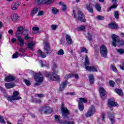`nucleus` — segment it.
I'll return each instance as SVG.
<instances>
[{
	"mask_svg": "<svg viewBox=\"0 0 124 124\" xmlns=\"http://www.w3.org/2000/svg\"><path fill=\"white\" fill-rule=\"evenodd\" d=\"M78 19L80 21H81V22H86V18L85 17V15H84V14L80 11H79L78 12Z\"/></svg>",
	"mask_w": 124,
	"mask_h": 124,
	"instance_id": "f8f14e48",
	"label": "nucleus"
},
{
	"mask_svg": "<svg viewBox=\"0 0 124 124\" xmlns=\"http://www.w3.org/2000/svg\"><path fill=\"white\" fill-rule=\"evenodd\" d=\"M24 28L22 26H19L17 28L16 34H22V31H24Z\"/></svg>",
	"mask_w": 124,
	"mask_h": 124,
	"instance_id": "bb28decb",
	"label": "nucleus"
},
{
	"mask_svg": "<svg viewBox=\"0 0 124 124\" xmlns=\"http://www.w3.org/2000/svg\"><path fill=\"white\" fill-rule=\"evenodd\" d=\"M111 69L112 70V71H113L114 72H118V70L117 69V68H116V67L113 65H111Z\"/></svg>",
	"mask_w": 124,
	"mask_h": 124,
	"instance_id": "a19ab883",
	"label": "nucleus"
},
{
	"mask_svg": "<svg viewBox=\"0 0 124 124\" xmlns=\"http://www.w3.org/2000/svg\"><path fill=\"white\" fill-rule=\"evenodd\" d=\"M54 0H35L34 4H51L54 2Z\"/></svg>",
	"mask_w": 124,
	"mask_h": 124,
	"instance_id": "423d86ee",
	"label": "nucleus"
},
{
	"mask_svg": "<svg viewBox=\"0 0 124 124\" xmlns=\"http://www.w3.org/2000/svg\"><path fill=\"white\" fill-rule=\"evenodd\" d=\"M96 110L95 108L93 107V106H91L89 110L85 114V116L87 118H90V117H92L94 113H95Z\"/></svg>",
	"mask_w": 124,
	"mask_h": 124,
	"instance_id": "1a4fd4ad",
	"label": "nucleus"
},
{
	"mask_svg": "<svg viewBox=\"0 0 124 124\" xmlns=\"http://www.w3.org/2000/svg\"><path fill=\"white\" fill-rule=\"evenodd\" d=\"M74 77V74H68L65 76L64 78L66 80L69 79V78H72Z\"/></svg>",
	"mask_w": 124,
	"mask_h": 124,
	"instance_id": "72a5a7b5",
	"label": "nucleus"
},
{
	"mask_svg": "<svg viewBox=\"0 0 124 124\" xmlns=\"http://www.w3.org/2000/svg\"><path fill=\"white\" fill-rule=\"evenodd\" d=\"M72 16L74 18H76V13L75 12V11H73Z\"/></svg>",
	"mask_w": 124,
	"mask_h": 124,
	"instance_id": "69168bd1",
	"label": "nucleus"
},
{
	"mask_svg": "<svg viewBox=\"0 0 124 124\" xmlns=\"http://www.w3.org/2000/svg\"><path fill=\"white\" fill-rule=\"evenodd\" d=\"M95 8L97 11H100V10H101V7H100V5H99L98 4H96L95 5Z\"/></svg>",
	"mask_w": 124,
	"mask_h": 124,
	"instance_id": "37998d69",
	"label": "nucleus"
},
{
	"mask_svg": "<svg viewBox=\"0 0 124 124\" xmlns=\"http://www.w3.org/2000/svg\"><path fill=\"white\" fill-rule=\"evenodd\" d=\"M39 62L41 63V66H42V67H43V66H46V67H47V68H50L49 62L48 61H46V62H45V64H43V62L41 60H40Z\"/></svg>",
	"mask_w": 124,
	"mask_h": 124,
	"instance_id": "5701e85b",
	"label": "nucleus"
},
{
	"mask_svg": "<svg viewBox=\"0 0 124 124\" xmlns=\"http://www.w3.org/2000/svg\"><path fill=\"white\" fill-rule=\"evenodd\" d=\"M38 12V8L35 7L33 8L31 12V16H32V17H33L34 16L35 14H36Z\"/></svg>",
	"mask_w": 124,
	"mask_h": 124,
	"instance_id": "a878e982",
	"label": "nucleus"
},
{
	"mask_svg": "<svg viewBox=\"0 0 124 124\" xmlns=\"http://www.w3.org/2000/svg\"><path fill=\"white\" fill-rule=\"evenodd\" d=\"M44 15V12H43V11H39L37 16H42L43 15Z\"/></svg>",
	"mask_w": 124,
	"mask_h": 124,
	"instance_id": "13d9d810",
	"label": "nucleus"
},
{
	"mask_svg": "<svg viewBox=\"0 0 124 124\" xmlns=\"http://www.w3.org/2000/svg\"><path fill=\"white\" fill-rule=\"evenodd\" d=\"M96 18L98 20H100L101 21H102V20H104V16H96Z\"/></svg>",
	"mask_w": 124,
	"mask_h": 124,
	"instance_id": "de8ad7c7",
	"label": "nucleus"
},
{
	"mask_svg": "<svg viewBox=\"0 0 124 124\" xmlns=\"http://www.w3.org/2000/svg\"><path fill=\"white\" fill-rule=\"evenodd\" d=\"M99 92L100 93V95L103 100H105L107 95H106V91L102 87L99 88Z\"/></svg>",
	"mask_w": 124,
	"mask_h": 124,
	"instance_id": "9d476101",
	"label": "nucleus"
},
{
	"mask_svg": "<svg viewBox=\"0 0 124 124\" xmlns=\"http://www.w3.org/2000/svg\"><path fill=\"white\" fill-rule=\"evenodd\" d=\"M11 18L13 22H17L19 20V16L16 14H13L11 16Z\"/></svg>",
	"mask_w": 124,
	"mask_h": 124,
	"instance_id": "2eb2a0df",
	"label": "nucleus"
},
{
	"mask_svg": "<svg viewBox=\"0 0 124 124\" xmlns=\"http://www.w3.org/2000/svg\"><path fill=\"white\" fill-rule=\"evenodd\" d=\"M54 118L56 122H57V123H60V120H61V117L58 115H55Z\"/></svg>",
	"mask_w": 124,
	"mask_h": 124,
	"instance_id": "c03bdc74",
	"label": "nucleus"
},
{
	"mask_svg": "<svg viewBox=\"0 0 124 124\" xmlns=\"http://www.w3.org/2000/svg\"><path fill=\"white\" fill-rule=\"evenodd\" d=\"M66 40L67 41V43L69 45H71V44H73V41H72L71 36H70L69 34L66 35Z\"/></svg>",
	"mask_w": 124,
	"mask_h": 124,
	"instance_id": "dca6fc26",
	"label": "nucleus"
},
{
	"mask_svg": "<svg viewBox=\"0 0 124 124\" xmlns=\"http://www.w3.org/2000/svg\"><path fill=\"white\" fill-rule=\"evenodd\" d=\"M50 28L52 31H56L58 28H59L58 25L52 24L51 25Z\"/></svg>",
	"mask_w": 124,
	"mask_h": 124,
	"instance_id": "c9c22d12",
	"label": "nucleus"
},
{
	"mask_svg": "<svg viewBox=\"0 0 124 124\" xmlns=\"http://www.w3.org/2000/svg\"><path fill=\"white\" fill-rule=\"evenodd\" d=\"M37 95L38 96V97H40V98H42V97H44L45 96L44 94L41 93L37 94Z\"/></svg>",
	"mask_w": 124,
	"mask_h": 124,
	"instance_id": "052dcab7",
	"label": "nucleus"
},
{
	"mask_svg": "<svg viewBox=\"0 0 124 124\" xmlns=\"http://www.w3.org/2000/svg\"><path fill=\"white\" fill-rule=\"evenodd\" d=\"M20 93L19 92L16 91L13 93V96H9L7 97V100L10 102H13V100H19V99H22V98L19 96Z\"/></svg>",
	"mask_w": 124,
	"mask_h": 124,
	"instance_id": "20e7f679",
	"label": "nucleus"
},
{
	"mask_svg": "<svg viewBox=\"0 0 124 124\" xmlns=\"http://www.w3.org/2000/svg\"><path fill=\"white\" fill-rule=\"evenodd\" d=\"M52 70L53 73H47L46 75V77L49 79V80H51V81H59L60 80V76L57 75L58 73H59V69L57 68V64L55 63H52Z\"/></svg>",
	"mask_w": 124,
	"mask_h": 124,
	"instance_id": "f257e3e1",
	"label": "nucleus"
},
{
	"mask_svg": "<svg viewBox=\"0 0 124 124\" xmlns=\"http://www.w3.org/2000/svg\"><path fill=\"white\" fill-rule=\"evenodd\" d=\"M85 69L88 70V71H93L97 72L98 70H97V67L95 66H90V61H89V58L88 56H86L85 58Z\"/></svg>",
	"mask_w": 124,
	"mask_h": 124,
	"instance_id": "7ed1b4c3",
	"label": "nucleus"
},
{
	"mask_svg": "<svg viewBox=\"0 0 124 124\" xmlns=\"http://www.w3.org/2000/svg\"><path fill=\"white\" fill-rule=\"evenodd\" d=\"M42 101H41L40 99L39 100H34V102H36V103H41Z\"/></svg>",
	"mask_w": 124,
	"mask_h": 124,
	"instance_id": "338daca9",
	"label": "nucleus"
},
{
	"mask_svg": "<svg viewBox=\"0 0 124 124\" xmlns=\"http://www.w3.org/2000/svg\"><path fill=\"white\" fill-rule=\"evenodd\" d=\"M74 77H75V79H78L79 78V75L77 74L74 75Z\"/></svg>",
	"mask_w": 124,
	"mask_h": 124,
	"instance_id": "774afa93",
	"label": "nucleus"
},
{
	"mask_svg": "<svg viewBox=\"0 0 124 124\" xmlns=\"http://www.w3.org/2000/svg\"><path fill=\"white\" fill-rule=\"evenodd\" d=\"M58 55H59L60 56H62V55H64V51L62 50V49H61L59 50L58 52Z\"/></svg>",
	"mask_w": 124,
	"mask_h": 124,
	"instance_id": "79ce46f5",
	"label": "nucleus"
},
{
	"mask_svg": "<svg viewBox=\"0 0 124 124\" xmlns=\"http://www.w3.org/2000/svg\"><path fill=\"white\" fill-rule=\"evenodd\" d=\"M35 81L36 82L35 83V86H37L40 85L41 83H42L44 80L43 76L40 74H36L34 77Z\"/></svg>",
	"mask_w": 124,
	"mask_h": 124,
	"instance_id": "39448f33",
	"label": "nucleus"
},
{
	"mask_svg": "<svg viewBox=\"0 0 124 124\" xmlns=\"http://www.w3.org/2000/svg\"><path fill=\"white\" fill-rule=\"evenodd\" d=\"M0 123L1 124H5V121H4V119H3V117L0 115Z\"/></svg>",
	"mask_w": 124,
	"mask_h": 124,
	"instance_id": "603ef678",
	"label": "nucleus"
},
{
	"mask_svg": "<svg viewBox=\"0 0 124 124\" xmlns=\"http://www.w3.org/2000/svg\"><path fill=\"white\" fill-rule=\"evenodd\" d=\"M39 111L43 112L45 114H51L53 112V109L50 107L46 106L41 108L39 109Z\"/></svg>",
	"mask_w": 124,
	"mask_h": 124,
	"instance_id": "0eeeda50",
	"label": "nucleus"
},
{
	"mask_svg": "<svg viewBox=\"0 0 124 124\" xmlns=\"http://www.w3.org/2000/svg\"><path fill=\"white\" fill-rule=\"evenodd\" d=\"M114 92L118 94V95H120V96H122V95H124V93H123V90L119 89H115L114 90Z\"/></svg>",
	"mask_w": 124,
	"mask_h": 124,
	"instance_id": "c85d7f7f",
	"label": "nucleus"
},
{
	"mask_svg": "<svg viewBox=\"0 0 124 124\" xmlns=\"http://www.w3.org/2000/svg\"><path fill=\"white\" fill-rule=\"evenodd\" d=\"M5 80L7 82H11V81H14L15 80V77L13 76H8L5 78Z\"/></svg>",
	"mask_w": 124,
	"mask_h": 124,
	"instance_id": "4be33fe9",
	"label": "nucleus"
},
{
	"mask_svg": "<svg viewBox=\"0 0 124 124\" xmlns=\"http://www.w3.org/2000/svg\"><path fill=\"white\" fill-rule=\"evenodd\" d=\"M45 46H44V50L46 51V54H48L49 52V50H50V45H49V43H45Z\"/></svg>",
	"mask_w": 124,
	"mask_h": 124,
	"instance_id": "393cba45",
	"label": "nucleus"
},
{
	"mask_svg": "<svg viewBox=\"0 0 124 124\" xmlns=\"http://www.w3.org/2000/svg\"><path fill=\"white\" fill-rule=\"evenodd\" d=\"M87 102H88L87 99L84 98H79V100L78 101V103H79V104H83V103H87Z\"/></svg>",
	"mask_w": 124,
	"mask_h": 124,
	"instance_id": "7c9ffc66",
	"label": "nucleus"
},
{
	"mask_svg": "<svg viewBox=\"0 0 124 124\" xmlns=\"http://www.w3.org/2000/svg\"><path fill=\"white\" fill-rule=\"evenodd\" d=\"M60 124H75V123L73 121H70V122H65V121H61Z\"/></svg>",
	"mask_w": 124,
	"mask_h": 124,
	"instance_id": "4c0bfd02",
	"label": "nucleus"
},
{
	"mask_svg": "<svg viewBox=\"0 0 124 124\" xmlns=\"http://www.w3.org/2000/svg\"><path fill=\"white\" fill-rule=\"evenodd\" d=\"M120 67L121 69L124 70V61L120 64Z\"/></svg>",
	"mask_w": 124,
	"mask_h": 124,
	"instance_id": "4d7b16f0",
	"label": "nucleus"
},
{
	"mask_svg": "<svg viewBox=\"0 0 124 124\" xmlns=\"http://www.w3.org/2000/svg\"><path fill=\"white\" fill-rule=\"evenodd\" d=\"M78 108L80 111H83L84 110V104H80L78 103Z\"/></svg>",
	"mask_w": 124,
	"mask_h": 124,
	"instance_id": "58836bf2",
	"label": "nucleus"
},
{
	"mask_svg": "<svg viewBox=\"0 0 124 124\" xmlns=\"http://www.w3.org/2000/svg\"><path fill=\"white\" fill-rule=\"evenodd\" d=\"M35 45V44L33 42L28 43L27 44V48L30 49L31 51H33V46Z\"/></svg>",
	"mask_w": 124,
	"mask_h": 124,
	"instance_id": "6ab92c4d",
	"label": "nucleus"
},
{
	"mask_svg": "<svg viewBox=\"0 0 124 124\" xmlns=\"http://www.w3.org/2000/svg\"><path fill=\"white\" fill-rule=\"evenodd\" d=\"M19 5L20 4L19 3V2H16L11 5V9H12V10L15 11L16 10H17V9H18V7H19Z\"/></svg>",
	"mask_w": 124,
	"mask_h": 124,
	"instance_id": "4468645a",
	"label": "nucleus"
},
{
	"mask_svg": "<svg viewBox=\"0 0 124 124\" xmlns=\"http://www.w3.org/2000/svg\"><path fill=\"white\" fill-rule=\"evenodd\" d=\"M24 82L27 86H30L31 85V81L30 80H28L27 79L24 80Z\"/></svg>",
	"mask_w": 124,
	"mask_h": 124,
	"instance_id": "6e6d98bb",
	"label": "nucleus"
},
{
	"mask_svg": "<svg viewBox=\"0 0 124 124\" xmlns=\"http://www.w3.org/2000/svg\"><path fill=\"white\" fill-rule=\"evenodd\" d=\"M62 116L65 120H68V115H69V111L66 108L62 107Z\"/></svg>",
	"mask_w": 124,
	"mask_h": 124,
	"instance_id": "9b49d317",
	"label": "nucleus"
},
{
	"mask_svg": "<svg viewBox=\"0 0 124 124\" xmlns=\"http://www.w3.org/2000/svg\"><path fill=\"white\" fill-rule=\"evenodd\" d=\"M108 27L109 29H112L113 30H116L118 29V25L116 23L111 22L108 25Z\"/></svg>",
	"mask_w": 124,
	"mask_h": 124,
	"instance_id": "f3484780",
	"label": "nucleus"
},
{
	"mask_svg": "<svg viewBox=\"0 0 124 124\" xmlns=\"http://www.w3.org/2000/svg\"><path fill=\"white\" fill-rule=\"evenodd\" d=\"M109 84L111 87H114V86H115V82L112 80H110L109 81Z\"/></svg>",
	"mask_w": 124,
	"mask_h": 124,
	"instance_id": "5fc2aeb1",
	"label": "nucleus"
},
{
	"mask_svg": "<svg viewBox=\"0 0 124 124\" xmlns=\"http://www.w3.org/2000/svg\"><path fill=\"white\" fill-rule=\"evenodd\" d=\"M101 118H102V121H104V119H105V114H104V113H102Z\"/></svg>",
	"mask_w": 124,
	"mask_h": 124,
	"instance_id": "e2e57ef3",
	"label": "nucleus"
},
{
	"mask_svg": "<svg viewBox=\"0 0 124 124\" xmlns=\"http://www.w3.org/2000/svg\"><path fill=\"white\" fill-rule=\"evenodd\" d=\"M111 38L112 39V45L114 47L124 45V41H120V37L118 35L112 34L111 35Z\"/></svg>",
	"mask_w": 124,
	"mask_h": 124,
	"instance_id": "f03ea898",
	"label": "nucleus"
},
{
	"mask_svg": "<svg viewBox=\"0 0 124 124\" xmlns=\"http://www.w3.org/2000/svg\"><path fill=\"white\" fill-rule=\"evenodd\" d=\"M67 85V81L65 80L63 81L60 85V90L62 91L63 89L65 88V87H66Z\"/></svg>",
	"mask_w": 124,
	"mask_h": 124,
	"instance_id": "b1692460",
	"label": "nucleus"
},
{
	"mask_svg": "<svg viewBox=\"0 0 124 124\" xmlns=\"http://www.w3.org/2000/svg\"><path fill=\"white\" fill-rule=\"evenodd\" d=\"M112 3L113 4H116V5H117V3H118V0H112Z\"/></svg>",
	"mask_w": 124,
	"mask_h": 124,
	"instance_id": "0e129e2a",
	"label": "nucleus"
},
{
	"mask_svg": "<svg viewBox=\"0 0 124 124\" xmlns=\"http://www.w3.org/2000/svg\"><path fill=\"white\" fill-rule=\"evenodd\" d=\"M86 36L88 37L89 40H92V35L90 33H87Z\"/></svg>",
	"mask_w": 124,
	"mask_h": 124,
	"instance_id": "bf43d9fd",
	"label": "nucleus"
},
{
	"mask_svg": "<svg viewBox=\"0 0 124 124\" xmlns=\"http://www.w3.org/2000/svg\"><path fill=\"white\" fill-rule=\"evenodd\" d=\"M108 105L109 107L111 106H112L113 107H117V106H119L118 103L111 100L108 101Z\"/></svg>",
	"mask_w": 124,
	"mask_h": 124,
	"instance_id": "a211bd4d",
	"label": "nucleus"
},
{
	"mask_svg": "<svg viewBox=\"0 0 124 124\" xmlns=\"http://www.w3.org/2000/svg\"><path fill=\"white\" fill-rule=\"evenodd\" d=\"M118 6V5L117 4H113L111 6H110L109 9H108L107 11L108 12H109V11H111V9H113V8H117V7Z\"/></svg>",
	"mask_w": 124,
	"mask_h": 124,
	"instance_id": "e433bc0d",
	"label": "nucleus"
},
{
	"mask_svg": "<svg viewBox=\"0 0 124 124\" xmlns=\"http://www.w3.org/2000/svg\"><path fill=\"white\" fill-rule=\"evenodd\" d=\"M17 40L18 42L20 43L19 45L20 46H23L24 45V42H25V40L23 39V38L21 36H17Z\"/></svg>",
	"mask_w": 124,
	"mask_h": 124,
	"instance_id": "c756f323",
	"label": "nucleus"
},
{
	"mask_svg": "<svg viewBox=\"0 0 124 124\" xmlns=\"http://www.w3.org/2000/svg\"><path fill=\"white\" fill-rule=\"evenodd\" d=\"M108 52L107 47L104 45H102L100 48V53L102 57L107 58Z\"/></svg>",
	"mask_w": 124,
	"mask_h": 124,
	"instance_id": "6e6552de",
	"label": "nucleus"
},
{
	"mask_svg": "<svg viewBox=\"0 0 124 124\" xmlns=\"http://www.w3.org/2000/svg\"><path fill=\"white\" fill-rule=\"evenodd\" d=\"M5 86L6 89H12L15 87V84L14 83H6Z\"/></svg>",
	"mask_w": 124,
	"mask_h": 124,
	"instance_id": "aec40b11",
	"label": "nucleus"
},
{
	"mask_svg": "<svg viewBox=\"0 0 124 124\" xmlns=\"http://www.w3.org/2000/svg\"><path fill=\"white\" fill-rule=\"evenodd\" d=\"M109 120H110L111 123H114L115 120L114 119V116L113 115H110L108 117Z\"/></svg>",
	"mask_w": 124,
	"mask_h": 124,
	"instance_id": "3c124183",
	"label": "nucleus"
},
{
	"mask_svg": "<svg viewBox=\"0 0 124 124\" xmlns=\"http://www.w3.org/2000/svg\"><path fill=\"white\" fill-rule=\"evenodd\" d=\"M86 8L87 10L90 12V13H93V6L92 4L90 3H88L86 5Z\"/></svg>",
	"mask_w": 124,
	"mask_h": 124,
	"instance_id": "412c9836",
	"label": "nucleus"
},
{
	"mask_svg": "<svg viewBox=\"0 0 124 124\" xmlns=\"http://www.w3.org/2000/svg\"><path fill=\"white\" fill-rule=\"evenodd\" d=\"M89 78L90 84H93V83H94V77H93V75H90Z\"/></svg>",
	"mask_w": 124,
	"mask_h": 124,
	"instance_id": "2f4dec72",
	"label": "nucleus"
},
{
	"mask_svg": "<svg viewBox=\"0 0 124 124\" xmlns=\"http://www.w3.org/2000/svg\"><path fill=\"white\" fill-rule=\"evenodd\" d=\"M33 33H38L39 32V28L38 27H34L32 28Z\"/></svg>",
	"mask_w": 124,
	"mask_h": 124,
	"instance_id": "473e14b6",
	"label": "nucleus"
},
{
	"mask_svg": "<svg viewBox=\"0 0 124 124\" xmlns=\"http://www.w3.org/2000/svg\"><path fill=\"white\" fill-rule=\"evenodd\" d=\"M51 10L52 14L56 15L57 13H58V12H59V10L55 7H52Z\"/></svg>",
	"mask_w": 124,
	"mask_h": 124,
	"instance_id": "f704fd0d",
	"label": "nucleus"
},
{
	"mask_svg": "<svg viewBox=\"0 0 124 124\" xmlns=\"http://www.w3.org/2000/svg\"><path fill=\"white\" fill-rule=\"evenodd\" d=\"M114 16L116 18V19H118L119 16V12H118V11L114 12Z\"/></svg>",
	"mask_w": 124,
	"mask_h": 124,
	"instance_id": "49530a36",
	"label": "nucleus"
},
{
	"mask_svg": "<svg viewBox=\"0 0 124 124\" xmlns=\"http://www.w3.org/2000/svg\"><path fill=\"white\" fill-rule=\"evenodd\" d=\"M59 4L60 5H61L62 8V10L63 11L66 10V6L64 4H63L62 2H60Z\"/></svg>",
	"mask_w": 124,
	"mask_h": 124,
	"instance_id": "ea45409f",
	"label": "nucleus"
},
{
	"mask_svg": "<svg viewBox=\"0 0 124 124\" xmlns=\"http://www.w3.org/2000/svg\"><path fill=\"white\" fill-rule=\"evenodd\" d=\"M81 52L82 53H86V54H87V53H88V50H87V49L85 47H81Z\"/></svg>",
	"mask_w": 124,
	"mask_h": 124,
	"instance_id": "09e8293b",
	"label": "nucleus"
},
{
	"mask_svg": "<svg viewBox=\"0 0 124 124\" xmlns=\"http://www.w3.org/2000/svg\"><path fill=\"white\" fill-rule=\"evenodd\" d=\"M18 58V52H16L15 54L13 55V59H17Z\"/></svg>",
	"mask_w": 124,
	"mask_h": 124,
	"instance_id": "864d4df0",
	"label": "nucleus"
},
{
	"mask_svg": "<svg viewBox=\"0 0 124 124\" xmlns=\"http://www.w3.org/2000/svg\"><path fill=\"white\" fill-rule=\"evenodd\" d=\"M86 29V27L84 26H81L78 28V31H84Z\"/></svg>",
	"mask_w": 124,
	"mask_h": 124,
	"instance_id": "a18cd8bd",
	"label": "nucleus"
},
{
	"mask_svg": "<svg viewBox=\"0 0 124 124\" xmlns=\"http://www.w3.org/2000/svg\"><path fill=\"white\" fill-rule=\"evenodd\" d=\"M22 33L25 36L24 39L25 40H28V39H30V37L29 36V34H30V31H29V30L26 29L25 30L23 31Z\"/></svg>",
	"mask_w": 124,
	"mask_h": 124,
	"instance_id": "ddd939ff",
	"label": "nucleus"
},
{
	"mask_svg": "<svg viewBox=\"0 0 124 124\" xmlns=\"http://www.w3.org/2000/svg\"><path fill=\"white\" fill-rule=\"evenodd\" d=\"M8 33H9V34H11V35H13V30H12V29H10L8 31Z\"/></svg>",
	"mask_w": 124,
	"mask_h": 124,
	"instance_id": "680f3d73",
	"label": "nucleus"
},
{
	"mask_svg": "<svg viewBox=\"0 0 124 124\" xmlns=\"http://www.w3.org/2000/svg\"><path fill=\"white\" fill-rule=\"evenodd\" d=\"M117 52H118L119 54H120L121 55H123V54H124V49H117Z\"/></svg>",
	"mask_w": 124,
	"mask_h": 124,
	"instance_id": "8fccbe9b",
	"label": "nucleus"
},
{
	"mask_svg": "<svg viewBox=\"0 0 124 124\" xmlns=\"http://www.w3.org/2000/svg\"><path fill=\"white\" fill-rule=\"evenodd\" d=\"M38 54L39 56H40V57H41V58H42V59H45V58H46V53L43 52L41 50H38Z\"/></svg>",
	"mask_w": 124,
	"mask_h": 124,
	"instance_id": "cd10ccee",
	"label": "nucleus"
}]
</instances>
